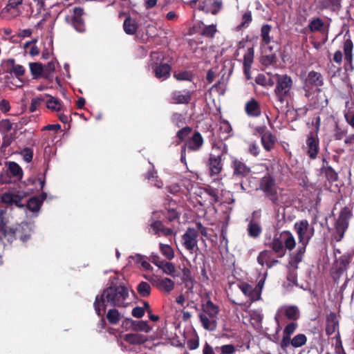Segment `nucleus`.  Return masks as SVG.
<instances>
[{
  "label": "nucleus",
  "mask_w": 354,
  "mask_h": 354,
  "mask_svg": "<svg viewBox=\"0 0 354 354\" xmlns=\"http://www.w3.org/2000/svg\"><path fill=\"white\" fill-rule=\"evenodd\" d=\"M128 288L124 284H113L103 290L96 296L93 307L99 317H103L108 305L113 307L126 308L129 305Z\"/></svg>",
  "instance_id": "f257e3e1"
},
{
  "label": "nucleus",
  "mask_w": 354,
  "mask_h": 354,
  "mask_svg": "<svg viewBox=\"0 0 354 354\" xmlns=\"http://www.w3.org/2000/svg\"><path fill=\"white\" fill-rule=\"evenodd\" d=\"M32 232V225L28 223H22L15 227H8L5 221L4 214L0 213V239L5 238L10 243L19 239L26 243L31 237Z\"/></svg>",
  "instance_id": "f03ea898"
},
{
  "label": "nucleus",
  "mask_w": 354,
  "mask_h": 354,
  "mask_svg": "<svg viewBox=\"0 0 354 354\" xmlns=\"http://www.w3.org/2000/svg\"><path fill=\"white\" fill-rule=\"evenodd\" d=\"M275 88L274 94L277 100L281 104L288 102L294 95L293 80L287 74H275Z\"/></svg>",
  "instance_id": "7ed1b4c3"
},
{
  "label": "nucleus",
  "mask_w": 354,
  "mask_h": 354,
  "mask_svg": "<svg viewBox=\"0 0 354 354\" xmlns=\"http://www.w3.org/2000/svg\"><path fill=\"white\" fill-rule=\"evenodd\" d=\"M213 149H218L220 152L217 155L210 154L207 161V167L209 174L212 176L218 175L223 170L222 159L223 156L227 152V146L223 142L214 143Z\"/></svg>",
  "instance_id": "20e7f679"
},
{
  "label": "nucleus",
  "mask_w": 354,
  "mask_h": 354,
  "mask_svg": "<svg viewBox=\"0 0 354 354\" xmlns=\"http://www.w3.org/2000/svg\"><path fill=\"white\" fill-rule=\"evenodd\" d=\"M259 189L264 192L266 196L271 201L274 205H279L277 186L275 179L272 176L267 174L261 179Z\"/></svg>",
  "instance_id": "39448f33"
},
{
  "label": "nucleus",
  "mask_w": 354,
  "mask_h": 354,
  "mask_svg": "<svg viewBox=\"0 0 354 354\" xmlns=\"http://www.w3.org/2000/svg\"><path fill=\"white\" fill-rule=\"evenodd\" d=\"M352 216V213L348 207H344L340 211L338 218L337 219L335 227V235L334 239L337 242H339L344 236V233L348 227L349 219Z\"/></svg>",
  "instance_id": "423d86ee"
},
{
  "label": "nucleus",
  "mask_w": 354,
  "mask_h": 354,
  "mask_svg": "<svg viewBox=\"0 0 354 354\" xmlns=\"http://www.w3.org/2000/svg\"><path fill=\"white\" fill-rule=\"evenodd\" d=\"M84 15V11L82 8L75 7L73 9L72 14L66 16L65 21L67 24L72 26L77 32L84 33L86 30L85 21L83 19Z\"/></svg>",
  "instance_id": "0eeeda50"
},
{
  "label": "nucleus",
  "mask_w": 354,
  "mask_h": 354,
  "mask_svg": "<svg viewBox=\"0 0 354 354\" xmlns=\"http://www.w3.org/2000/svg\"><path fill=\"white\" fill-rule=\"evenodd\" d=\"M199 232L196 229L189 227L182 236L183 245L186 250L189 251L191 253L196 249L198 250V237Z\"/></svg>",
  "instance_id": "6e6552de"
},
{
  "label": "nucleus",
  "mask_w": 354,
  "mask_h": 354,
  "mask_svg": "<svg viewBox=\"0 0 354 354\" xmlns=\"http://www.w3.org/2000/svg\"><path fill=\"white\" fill-rule=\"evenodd\" d=\"M232 176L236 178L242 179L251 173V169L242 160L233 157L231 162Z\"/></svg>",
  "instance_id": "1a4fd4ad"
},
{
  "label": "nucleus",
  "mask_w": 354,
  "mask_h": 354,
  "mask_svg": "<svg viewBox=\"0 0 354 354\" xmlns=\"http://www.w3.org/2000/svg\"><path fill=\"white\" fill-rule=\"evenodd\" d=\"M1 67L3 73L13 74L17 78L23 76L26 71L22 65L15 64V60L13 58L3 60Z\"/></svg>",
  "instance_id": "9d476101"
},
{
  "label": "nucleus",
  "mask_w": 354,
  "mask_h": 354,
  "mask_svg": "<svg viewBox=\"0 0 354 354\" xmlns=\"http://www.w3.org/2000/svg\"><path fill=\"white\" fill-rule=\"evenodd\" d=\"M23 0H8L6 6L1 12V17L3 19H10L20 15L18 6L21 5Z\"/></svg>",
  "instance_id": "9b49d317"
},
{
  "label": "nucleus",
  "mask_w": 354,
  "mask_h": 354,
  "mask_svg": "<svg viewBox=\"0 0 354 354\" xmlns=\"http://www.w3.org/2000/svg\"><path fill=\"white\" fill-rule=\"evenodd\" d=\"M342 0H315L316 10L338 12L342 8Z\"/></svg>",
  "instance_id": "f8f14e48"
},
{
  "label": "nucleus",
  "mask_w": 354,
  "mask_h": 354,
  "mask_svg": "<svg viewBox=\"0 0 354 354\" xmlns=\"http://www.w3.org/2000/svg\"><path fill=\"white\" fill-rule=\"evenodd\" d=\"M324 84V79L322 75L315 71H310L304 83V89L308 92L313 87H319Z\"/></svg>",
  "instance_id": "ddd939ff"
},
{
  "label": "nucleus",
  "mask_w": 354,
  "mask_h": 354,
  "mask_svg": "<svg viewBox=\"0 0 354 354\" xmlns=\"http://www.w3.org/2000/svg\"><path fill=\"white\" fill-rule=\"evenodd\" d=\"M306 142L307 155L310 159H315L319 151V140L317 136L313 132L310 133Z\"/></svg>",
  "instance_id": "4468645a"
},
{
  "label": "nucleus",
  "mask_w": 354,
  "mask_h": 354,
  "mask_svg": "<svg viewBox=\"0 0 354 354\" xmlns=\"http://www.w3.org/2000/svg\"><path fill=\"white\" fill-rule=\"evenodd\" d=\"M203 137L199 131H195L192 137L185 141L183 147H185L189 151H198L203 148Z\"/></svg>",
  "instance_id": "2eb2a0df"
},
{
  "label": "nucleus",
  "mask_w": 354,
  "mask_h": 354,
  "mask_svg": "<svg viewBox=\"0 0 354 354\" xmlns=\"http://www.w3.org/2000/svg\"><path fill=\"white\" fill-rule=\"evenodd\" d=\"M307 342V337L304 334H298L294 337L281 339L280 346L282 350L287 351L290 346L299 348L305 345Z\"/></svg>",
  "instance_id": "dca6fc26"
},
{
  "label": "nucleus",
  "mask_w": 354,
  "mask_h": 354,
  "mask_svg": "<svg viewBox=\"0 0 354 354\" xmlns=\"http://www.w3.org/2000/svg\"><path fill=\"white\" fill-rule=\"evenodd\" d=\"M222 5V1L220 0L200 1L198 8L205 13H211L216 15L221 10Z\"/></svg>",
  "instance_id": "f3484780"
},
{
  "label": "nucleus",
  "mask_w": 354,
  "mask_h": 354,
  "mask_svg": "<svg viewBox=\"0 0 354 354\" xmlns=\"http://www.w3.org/2000/svg\"><path fill=\"white\" fill-rule=\"evenodd\" d=\"M192 92L189 90L175 91L171 93L170 103L187 104L192 100Z\"/></svg>",
  "instance_id": "a211bd4d"
},
{
  "label": "nucleus",
  "mask_w": 354,
  "mask_h": 354,
  "mask_svg": "<svg viewBox=\"0 0 354 354\" xmlns=\"http://www.w3.org/2000/svg\"><path fill=\"white\" fill-rule=\"evenodd\" d=\"M294 227L298 236L299 243L308 244L309 238H306V234L308 232L309 227L308 221L307 220H301L296 222Z\"/></svg>",
  "instance_id": "6ab92c4d"
},
{
  "label": "nucleus",
  "mask_w": 354,
  "mask_h": 354,
  "mask_svg": "<svg viewBox=\"0 0 354 354\" xmlns=\"http://www.w3.org/2000/svg\"><path fill=\"white\" fill-rule=\"evenodd\" d=\"M160 218L159 212H153V216L149 220L148 232L151 234L160 236V228L163 223L159 220Z\"/></svg>",
  "instance_id": "aec40b11"
},
{
  "label": "nucleus",
  "mask_w": 354,
  "mask_h": 354,
  "mask_svg": "<svg viewBox=\"0 0 354 354\" xmlns=\"http://www.w3.org/2000/svg\"><path fill=\"white\" fill-rule=\"evenodd\" d=\"M245 111L250 117H259L261 115L260 104L254 98H251L245 105Z\"/></svg>",
  "instance_id": "412c9836"
},
{
  "label": "nucleus",
  "mask_w": 354,
  "mask_h": 354,
  "mask_svg": "<svg viewBox=\"0 0 354 354\" xmlns=\"http://www.w3.org/2000/svg\"><path fill=\"white\" fill-rule=\"evenodd\" d=\"M339 322L337 319L336 314L333 312H330L326 319V333L330 336L333 335L336 330L339 332Z\"/></svg>",
  "instance_id": "4be33fe9"
},
{
  "label": "nucleus",
  "mask_w": 354,
  "mask_h": 354,
  "mask_svg": "<svg viewBox=\"0 0 354 354\" xmlns=\"http://www.w3.org/2000/svg\"><path fill=\"white\" fill-rule=\"evenodd\" d=\"M158 79L166 80L169 77L171 71V66L167 63L152 66L151 68Z\"/></svg>",
  "instance_id": "5701e85b"
},
{
  "label": "nucleus",
  "mask_w": 354,
  "mask_h": 354,
  "mask_svg": "<svg viewBox=\"0 0 354 354\" xmlns=\"http://www.w3.org/2000/svg\"><path fill=\"white\" fill-rule=\"evenodd\" d=\"M271 248V251L277 254V257L282 258L286 254V249L284 248L283 241L280 238L274 236L272 241L268 244Z\"/></svg>",
  "instance_id": "b1692460"
},
{
  "label": "nucleus",
  "mask_w": 354,
  "mask_h": 354,
  "mask_svg": "<svg viewBox=\"0 0 354 354\" xmlns=\"http://www.w3.org/2000/svg\"><path fill=\"white\" fill-rule=\"evenodd\" d=\"M239 287L245 296L250 297L252 301H256L261 299L260 292L257 291L255 287L253 288L249 283L244 282L240 284Z\"/></svg>",
  "instance_id": "393cba45"
},
{
  "label": "nucleus",
  "mask_w": 354,
  "mask_h": 354,
  "mask_svg": "<svg viewBox=\"0 0 354 354\" xmlns=\"http://www.w3.org/2000/svg\"><path fill=\"white\" fill-rule=\"evenodd\" d=\"M153 285L160 291L169 293L175 287L174 281L169 278H158L154 281Z\"/></svg>",
  "instance_id": "a878e982"
},
{
  "label": "nucleus",
  "mask_w": 354,
  "mask_h": 354,
  "mask_svg": "<svg viewBox=\"0 0 354 354\" xmlns=\"http://www.w3.org/2000/svg\"><path fill=\"white\" fill-rule=\"evenodd\" d=\"M300 245L297 248L296 252L290 256L289 264L297 270L298 264L302 261L303 256L306 252V248L308 244L299 243Z\"/></svg>",
  "instance_id": "bb28decb"
},
{
  "label": "nucleus",
  "mask_w": 354,
  "mask_h": 354,
  "mask_svg": "<svg viewBox=\"0 0 354 354\" xmlns=\"http://www.w3.org/2000/svg\"><path fill=\"white\" fill-rule=\"evenodd\" d=\"M276 142L277 138L275 136H274L270 131H267L266 134H263L261 136V145L267 151H270L274 149Z\"/></svg>",
  "instance_id": "cd10ccee"
},
{
  "label": "nucleus",
  "mask_w": 354,
  "mask_h": 354,
  "mask_svg": "<svg viewBox=\"0 0 354 354\" xmlns=\"http://www.w3.org/2000/svg\"><path fill=\"white\" fill-rule=\"evenodd\" d=\"M280 238L284 243V248L291 251L295 248L296 241L292 234L288 230H285L281 232Z\"/></svg>",
  "instance_id": "c85d7f7f"
},
{
  "label": "nucleus",
  "mask_w": 354,
  "mask_h": 354,
  "mask_svg": "<svg viewBox=\"0 0 354 354\" xmlns=\"http://www.w3.org/2000/svg\"><path fill=\"white\" fill-rule=\"evenodd\" d=\"M138 28V23L136 19L131 16H127L123 23V29L126 34L133 35L136 33Z\"/></svg>",
  "instance_id": "c756f323"
},
{
  "label": "nucleus",
  "mask_w": 354,
  "mask_h": 354,
  "mask_svg": "<svg viewBox=\"0 0 354 354\" xmlns=\"http://www.w3.org/2000/svg\"><path fill=\"white\" fill-rule=\"evenodd\" d=\"M324 22L320 17H315L310 20L308 28L311 32H319L322 34L328 32V29L325 30Z\"/></svg>",
  "instance_id": "7c9ffc66"
},
{
  "label": "nucleus",
  "mask_w": 354,
  "mask_h": 354,
  "mask_svg": "<svg viewBox=\"0 0 354 354\" xmlns=\"http://www.w3.org/2000/svg\"><path fill=\"white\" fill-rule=\"evenodd\" d=\"M353 44L350 38L344 39L343 50L345 62L352 68Z\"/></svg>",
  "instance_id": "2f4dec72"
},
{
  "label": "nucleus",
  "mask_w": 354,
  "mask_h": 354,
  "mask_svg": "<svg viewBox=\"0 0 354 354\" xmlns=\"http://www.w3.org/2000/svg\"><path fill=\"white\" fill-rule=\"evenodd\" d=\"M22 197L18 194H12L10 192H6L3 194L1 196V201L8 205H16L17 207L23 206L21 204Z\"/></svg>",
  "instance_id": "473e14b6"
},
{
  "label": "nucleus",
  "mask_w": 354,
  "mask_h": 354,
  "mask_svg": "<svg viewBox=\"0 0 354 354\" xmlns=\"http://www.w3.org/2000/svg\"><path fill=\"white\" fill-rule=\"evenodd\" d=\"M202 310L204 314H207L210 318H216L219 313L218 306L214 304L211 300H207L205 304L202 305Z\"/></svg>",
  "instance_id": "72a5a7b5"
},
{
  "label": "nucleus",
  "mask_w": 354,
  "mask_h": 354,
  "mask_svg": "<svg viewBox=\"0 0 354 354\" xmlns=\"http://www.w3.org/2000/svg\"><path fill=\"white\" fill-rule=\"evenodd\" d=\"M199 319L203 327L205 329L209 331L216 330L217 326L216 318H210L209 317H208L205 314L201 313L199 314Z\"/></svg>",
  "instance_id": "f704fd0d"
},
{
  "label": "nucleus",
  "mask_w": 354,
  "mask_h": 354,
  "mask_svg": "<svg viewBox=\"0 0 354 354\" xmlns=\"http://www.w3.org/2000/svg\"><path fill=\"white\" fill-rule=\"evenodd\" d=\"M247 231L250 237L257 239L261 234L262 227L258 223L251 220L248 225Z\"/></svg>",
  "instance_id": "c9c22d12"
},
{
  "label": "nucleus",
  "mask_w": 354,
  "mask_h": 354,
  "mask_svg": "<svg viewBox=\"0 0 354 354\" xmlns=\"http://www.w3.org/2000/svg\"><path fill=\"white\" fill-rule=\"evenodd\" d=\"M8 170L13 178L18 180L22 179L24 175L23 169L17 162H9L8 163Z\"/></svg>",
  "instance_id": "e433bc0d"
},
{
  "label": "nucleus",
  "mask_w": 354,
  "mask_h": 354,
  "mask_svg": "<svg viewBox=\"0 0 354 354\" xmlns=\"http://www.w3.org/2000/svg\"><path fill=\"white\" fill-rule=\"evenodd\" d=\"M124 340L130 344H142L147 341L145 336L138 333H128L124 336Z\"/></svg>",
  "instance_id": "4c0bfd02"
},
{
  "label": "nucleus",
  "mask_w": 354,
  "mask_h": 354,
  "mask_svg": "<svg viewBox=\"0 0 354 354\" xmlns=\"http://www.w3.org/2000/svg\"><path fill=\"white\" fill-rule=\"evenodd\" d=\"M115 308L109 309L106 315L109 323L111 325L118 324L122 318V315Z\"/></svg>",
  "instance_id": "58836bf2"
},
{
  "label": "nucleus",
  "mask_w": 354,
  "mask_h": 354,
  "mask_svg": "<svg viewBox=\"0 0 354 354\" xmlns=\"http://www.w3.org/2000/svg\"><path fill=\"white\" fill-rule=\"evenodd\" d=\"M199 25L203 26L202 31L201 32V35L207 37V38H214L215 34L217 32L216 26L214 24L212 25H205L203 21L199 22Z\"/></svg>",
  "instance_id": "ea45409f"
},
{
  "label": "nucleus",
  "mask_w": 354,
  "mask_h": 354,
  "mask_svg": "<svg viewBox=\"0 0 354 354\" xmlns=\"http://www.w3.org/2000/svg\"><path fill=\"white\" fill-rule=\"evenodd\" d=\"M284 315L288 319L292 322L297 321L300 317L299 308L295 306H290L284 309Z\"/></svg>",
  "instance_id": "a19ab883"
},
{
  "label": "nucleus",
  "mask_w": 354,
  "mask_h": 354,
  "mask_svg": "<svg viewBox=\"0 0 354 354\" xmlns=\"http://www.w3.org/2000/svg\"><path fill=\"white\" fill-rule=\"evenodd\" d=\"M165 59L164 53L158 51H152L150 53L149 67L158 66L163 63Z\"/></svg>",
  "instance_id": "79ce46f5"
},
{
  "label": "nucleus",
  "mask_w": 354,
  "mask_h": 354,
  "mask_svg": "<svg viewBox=\"0 0 354 354\" xmlns=\"http://www.w3.org/2000/svg\"><path fill=\"white\" fill-rule=\"evenodd\" d=\"M252 21V15L250 10H246L242 15L241 22L236 26V30L239 31L249 27Z\"/></svg>",
  "instance_id": "37998d69"
},
{
  "label": "nucleus",
  "mask_w": 354,
  "mask_h": 354,
  "mask_svg": "<svg viewBox=\"0 0 354 354\" xmlns=\"http://www.w3.org/2000/svg\"><path fill=\"white\" fill-rule=\"evenodd\" d=\"M160 263V266L158 265V268L161 269L163 273L175 277L176 267L173 263L163 260Z\"/></svg>",
  "instance_id": "c03bdc74"
},
{
  "label": "nucleus",
  "mask_w": 354,
  "mask_h": 354,
  "mask_svg": "<svg viewBox=\"0 0 354 354\" xmlns=\"http://www.w3.org/2000/svg\"><path fill=\"white\" fill-rule=\"evenodd\" d=\"M29 66L30 73L34 78H38L44 73V68L41 63L30 62Z\"/></svg>",
  "instance_id": "a18cd8bd"
},
{
  "label": "nucleus",
  "mask_w": 354,
  "mask_h": 354,
  "mask_svg": "<svg viewBox=\"0 0 354 354\" xmlns=\"http://www.w3.org/2000/svg\"><path fill=\"white\" fill-rule=\"evenodd\" d=\"M271 28L272 27L269 24H264L262 26L261 28V37L263 45H268L270 43L271 37L270 36V33Z\"/></svg>",
  "instance_id": "49530a36"
},
{
  "label": "nucleus",
  "mask_w": 354,
  "mask_h": 354,
  "mask_svg": "<svg viewBox=\"0 0 354 354\" xmlns=\"http://www.w3.org/2000/svg\"><path fill=\"white\" fill-rule=\"evenodd\" d=\"M47 97H50V99L46 102V106L48 109L53 111H59L62 109V103L59 100L50 95H47Z\"/></svg>",
  "instance_id": "de8ad7c7"
},
{
  "label": "nucleus",
  "mask_w": 354,
  "mask_h": 354,
  "mask_svg": "<svg viewBox=\"0 0 354 354\" xmlns=\"http://www.w3.org/2000/svg\"><path fill=\"white\" fill-rule=\"evenodd\" d=\"M183 281L185 284V287L192 290L193 288L194 279L192 275V272L188 268H183Z\"/></svg>",
  "instance_id": "09e8293b"
},
{
  "label": "nucleus",
  "mask_w": 354,
  "mask_h": 354,
  "mask_svg": "<svg viewBox=\"0 0 354 354\" xmlns=\"http://www.w3.org/2000/svg\"><path fill=\"white\" fill-rule=\"evenodd\" d=\"M159 250L160 253L168 260H171L174 258V249L168 244L160 243Z\"/></svg>",
  "instance_id": "8fccbe9b"
},
{
  "label": "nucleus",
  "mask_w": 354,
  "mask_h": 354,
  "mask_svg": "<svg viewBox=\"0 0 354 354\" xmlns=\"http://www.w3.org/2000/svg\"><path fill=\"white\" fill-rule=\"evenodd\" d=\"M133 330L134 331H142L145 333H149L151 331V328L149 326L147 321H133Z\"/></svg>",
  "instance_id": "3c124183"
},
{
  "label": "nucleus",
  "mask_w": 354,
  "mask_h": 354,
  "mask_svg": "<svg viewBox=\"0 0 354 354\" xmlns=\"http://www.w3.org/2000/svg\"><path fill=\"white\" fill-rule=\"evenodd\" d=\"M272 257V252L270 250H264L259 252L257 261L259 264L263 266Z\"/></svg>",
  "instance_id": "603ef678"
},
{
  "label": "nucleus",
  "mask_w": 354,
  "mask_h": 354,
  "mask_svg": "<svg viewBox=\"0 0 354 354\" xmlns=\"http://www.w3.org/2000/svg\"><path fill=\"white\" fill-rule=\"evenodd\" d=\"M138 293L142 297H147L151 294V286L149 283L145 281H141L137 286Z\"/></svg>",
  "instance_id": "864d4df0"
},
{
  "label": "nucleus",
  "mask_w": 354,
  "mask_h": 354,
  "mask_svg": "<svg viewBox=\"0 0 354 354\" xmlns=\"http://www.w3.org/2000/svg\"><path fill=\"white\" fill-rule=\"evenodd\" d=\"M192 128L191 127H185L176 133V138L178 139L177 143L180 144L183 141H185L189 135L192 133Z\"/></svg>",
  "instance_id": "5fc2aeb1"
},
{
  "label": "nucleus",
  "mask_w": 354,
  "mask_h": 354,
  "mask_svg": "<svg viewBox=\"0 0 354 354\" xmlns=\"http://www.w3.org/2000/svg\"><path fill=\"white\" fill-rule=\"evenodd\" d=\"M171 122L176 127H180L185 124V118L180 113H173L171 115Z\"/></svg>",
  "instance_id": "6e6d98bb"
},
{
  "label": "nucleus",
  "mask_w": 354,
  "mask_h": 354,
  "mask_svg": "<svg viewBox=\"0 0 354 354\" xmlns=\"http://www.w3.org/2000/svg\"><path fill=\"white\" fill-rule=\"evenodd\" d=\"M169 221L172 222L179 218L180 214L174 208L165 209V211L159 212Z\"/></svg>",
  "instance_id": "4d7b16f0"
},
{
  "label": "nucleus",
  "mask_w": 354,
  "mask_h": 354,
  "mask_svg": "<svg viewBox=\"0 0 354 354\" xmlns=\"http://www.w3.org/2000/svg\"><path fill=\"white\" fill-rule=\"evenodd\" d=\"M298 324L296 322H291L288 324L283 329L282 339L291 337V335L295 333Z\"/></svg>",
  "instance_id": "13d9d810"
},
{
  "label": "nucleus",
  "mask_w": 354,
  "mask_h": 354,
  "mask_svg": "<svg viewBox=\"0 0 354 354\" xmlns=\"http://www.w3.org/2000/svg\"><path fill=\"white\" fill-rule=\"evenodd\" d=\"M41 205V201L33 196L28 199L27 202V207L31 212H37Z\"/></svg>",
  "instance_id": "bf43d9fd"
},
{
  "label": "nucleus",
  "mask_w": 354,
  "mask_h": 354,
  "mask_svg": "<svg viewBox=\"0 0 354 354\" xmlns=\"http://www.w3.org/2000/svg\"><path fill=\"white\" fill-rule=\"evenodd\" d=\"M254 50L252 47L248 48L243 56V66H251L253 63Z\"/></svg>",
  "instance_id": "052dcab7"
},
{
  "label": "nucleus",
  "mask_w": 354,
  "mask_h": 354,
  "mask_svg": "<svg viewBox=\"0 0 354 354\" xmlns=\"http://www.w3.org/2000/svg\"><path fill=\"white\" fill-rule=\"evenodd\" d=\"M174 77L179 81H191L193 78V74L191 71H184L178 73H174Z\"/></svg>",
  "instance_id": "680f3d73"
},
{
  "label": "nucleus",
  "mask_w": 354,
  "mask_h": 354,
  "mask_svg": "<svg viewBox=\"0 0 354 354\" xmlns=\"http://www.w3.org/2000/svg\"><path fill=\"white\" fill-rule=\"evenodd\" d=\"M351 256L350 255H342L339 259V268L338 270L340 272H344L346 270L348 266L351 261Z\"/></svg>",
  "instance_id": "e2e57ef3"
},
{
  "label": "nucleus",
  "mask_w": 354,
  "mask_h": 354,
  "mask_svg": "<svg viewBox=\"0 0 354 354\" xmlns=\"http://www.w3.org/2000/svg\"><path fill=\"white\" fill-rule=\"evenodd\" d=\"M325 175L328 180L332 182L336 181L338 178L337 174L330 166H327L325 168Z\"/></svg>",
  "instance_id": "0e129e2a"
},
{
  "label": "nucleus",
  "mask_w": 354,
  "mask_h": 354,
  "mask_svg": "<svg viewBox=\"0 0 354 354\" xmlns=\"http://www.w3.org/2000/svg\"><path fill=\"white\" fill-rule=\"evenodd\" d=\"M44 101V98L42 97H37L32 98L31 100L30 106L29 107V111L32 113L35 112Z\"/></svg>",
  "instance_id": "69168bd1"
},
{
  "label": "nucleus",
  "mask_w": 354,
  "mask_h": 354,
  "mask_svg": "<svg viewBox=\"0 0 354 354\" xmlns=\"http://www.w3.org/2000/svg\"><path fill=\"white\" fill-rule=\"evenodd\" d=\"M248 151L252 156L257 157L259 155L260 148L256 142H250L248 144Z\"/></svg>",
  "instance_id": "338daca9"
},
{
  "label": "nucleus",
  "mask_w": 354,
  "mask_h": 354,
  "mask_svg": "<svg viewBox=\"0 0 354 354\" xmlns=\"http://www.w3.org/2000/svg\"><path fill=\"white\" fill-rule=\"evenodd\" d=\"M21 154L23 156L24 160L26 162H30L33 158V149L26 147L21 151Z\"/></svg>",
  "instance_id": "774afa93"
}]
</instances>
